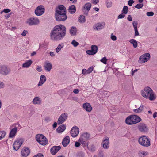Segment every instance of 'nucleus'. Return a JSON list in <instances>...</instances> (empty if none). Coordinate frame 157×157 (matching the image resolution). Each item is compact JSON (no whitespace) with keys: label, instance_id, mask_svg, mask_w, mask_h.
I'll use <instances>...</instances> for the list:
<instances>
[{"label":"nucleus","instance_id":"obj_52","mask_svg":"<svg viewBox=\"0 0 157 157\" xmlns=\"http://www.w3.org/2000/svg\"><path fill=\"white\" fill-rule=\"evenodd\" d=\"M86 69H83L82 70V74L85 75L86 74H89L88 73Z\"/></svg>","mask_w":157,"mask_h":157},{"label":"nucleus","instance_id":"obj_54","mask_svg":"<svg viewBox=\"0 0 157 157\" xmlns=\"http://www.w3.org/2000/svg\"><path fill=\"white\" fill-rule=\"evenodd\" d=\"M135 29V36H137L138 35H139V32H138V31L137 29Z\"/></svg>","mask_w":157,"mask_h":157},{"label":"nucleus","instance_id":"obj_14","mask_svg":"<svg viewBox=\"0 0 157 157\" xmlns=\"http://www.w3.org/2000/svg\"><path fill=\"white\" fill-rule=\"evenodd\" d=\"M68 117V114L67 113H62L59 117L57 123L58 124H60L63 123L67 119Z\"/></svg>","mask_w":157,"mask_h":157},{"label":"nucleus","instance_id":"obj_46","mask_svg":"<svg viewBox=\"0 0 157 157\" xmlns=\"http://www.w3.org/2000/svg\"><path fill=\"white\" fill-rule=\"evenodd\" d=\"M154 13L153 12H149L146 13L147 15L148 16H152L154 15Z\"/></svg>","mask_w":157,"mask_h":157},{"label":"nucleus","instance_id":"obj_20","mask_svg":"<svg viewBox=\"0 0 157 157\" xmlns=\"http://www.w3.org/2000/svg\"><path fill=\"white\" fill-rule=\"evenodd\" d=\"M61 148L60 146H54L52 147L50 151L51 153L53 155H55L58 152Z\"/></svg>","mask_w":157,"mask_h":157},{"label":"nucleus","instance_id":"obj_3","mask_svg":"<svg viewBox=\"0 0 157 157\" xmlns=\"http://www.w3.org/2000/svg\"><path fill=\"white\" fill-rule=\"evenodd\" d=\"M141 118L138 116L132 115L128 117L125 119V123L128 125H132L136 124L141 121Z\"/></svg>","mask_w":157,"mask_h":157},{"label":"nucleus","instance_id":"obj_37","mask_svg":"<svg viewBox=\"0 0 157 157\" xmlns=\"http://www.w3.org/2000/svg\"><path fill=\"white\" fill-rule=\"evenodd\" d=\"M106 6L107 8H109L112 7V2H111L109 1L108 0H107L106 1Z\"/></svg>","mask_w":157,"mask_h":157},{"label":"nucleus","instance_id":"obj_35","mask_svg":"<svg viewBox=\"0 0 157 157\" xmlns=\"http://www.w3.org/2000/svg\"><path fill=\"white\" fill-rule=\"evenodd\" d=\"M79 21L81 23L85 22L86 21L85 16L83 15H80L79 17Z\"/></svg>","mask_w":157,"mask_h":157},{"label":"nucleus","instance_id":"obj_23","mask_svg":"<svg viewBox=\"0 0 157 157\" xmlns=\"http://www.w3.org/2000/svg\"><path fill=\"white\" fill-rule=\"evenodd\" d=\"M17 130V128L14 127L11 130L9 135V138H13L15 136Z\"/></svg>","mask_w":157,"mask_h":157},{"label":"nucleus","instance_id":"obj_49","mask_svg":"<svg viewBox=\"0 0 157 157\" xmlns=\"http://www.w3.org/2000/svg\"><path fill=\"white\" fill-rule=\"evenodd\" d=\"M133 25L134 29H137V22L134 21L133 23Z\"/></svg>","mask_w":157,"mask_h":157},{"label":"nucleus","instance_id":"obj_41","mask_svg":"<svg viewBox=\"0 0 157 157\" xmlns=\"http://www.w3.org/2000/svg\"><path fill=\"white\" fill-rule=\"evenodd\" d=\"M71 44H72L75 47H76L79 44V43L77 42L75 40H73L71 43Z\"/></svg>","mask_w":157,"mask_h":157},{"label":"nucleus","instance_id":"obj_9","mask_svg":"<svg viewBox=\"0 0 157 157\" xmlns=\"http://www.w3.org/2000/svg\"><path fill=\"white\" fill-rule=\"evenodd\" d=\"M10 69L6 66L0 65V74L3 75H7L10 72Z\"/></svg>","mask_w":157,"mask_h":157},{"label":"nucleus","instance_id":"obj_30","mask_svg":"<svg viewBox=\"0 0 157 157\" xmlns=\"http://www.w3.org/2000/svg\"><path fill=\"white\" fill-rule=\"evenodd\" d=\"M144 109V106L141 105L139 108L133 110V112L136 113H141Z\"/></svg>","mask_w":157,"mask_h":157},{"label":"nucleus","instance_id":"obj_1","mask_svg":"<svg viewBox=\"0 0 157 157\" xmlns=\"http://www.w3.org/2000/svg\"><path fill=\"white\" fill-rule=\"evenodd\" d=\"M66 28L63 25L56 26L50 33V39L53 41H58L62 40L66 36Z\"/></svg>","mask_w":157,"mask_h":157},{"label":"nucleus","instance_id":"obj_32","mask_svg":"<svg viewBox=\"0 0 157 157\" xmlns=\"http://www.w3.org/2000/svg\"><path fill=\"white\" fill-rule=\"evenodd\" d=\"M66 129V126L64 125H61L59 127H58L57 129V131L59 133H61L63 132Z\"/></svg>","mask_w":157,"mask_h":157},{"label":"nucleus","instance_id":"obj_57","mask_svg":"<svg viewBox=\"0 0 157 157\" xmlns=\"http://www.w3.org/2000/svg\"><path fill=\"white\" fill-rule=\"evenodd\" d=\"M27 33V31L25 30H24L22 33H21V35L23 36H25L26 35Z\"/></svg>","mask_w":157,"mask_h":157},{"label":"nucleus","instance_id":"obj_19","mask_svg":"<svg viewBox=\"0 0 157 157\" xmlns=\"http://www.w3.org/2000/svg\"><path fill=\"white\" fill-rule=\"evenodd\" d=\"M83 109L88 112H90L92 109V108L90 104L88 103H85L83 104Z\"/></svg>","mask_w":157,"mask_h":157},{"label":"nucleus","instance_id":"obj_24","mask_svg":"<svg viewBox=\"0 0 157 157\" xmlns=\"http://www.w3.org/2000/svg\"><path fill=\"white\" fill-rule=\"evenodd\" d=\"M70 141L69 137L67 136L63 139L62 142V145L64 147H66L69 144Z\"/></svg>","mask_w":157,"mask_h":157},{"label":"nucleus","instance_id":"obj_25","mask_svg":"<svg viewBox=\"0 0 157 157\" xmlns=\"http://www.w3.org/2000/svg\"><path fill=\"white\" fill-rule=\"evenodd\" d=\"M46 78L44 75H41L40 77L39 82L38 84V86H42L46 81Z\"/></svg>","mask_w":157,"mask_h":157},{"label":"nucleus","instance_id":"obj_2","mask_svg":"<svg viewBox=\"0 0 157 157\" xmlns=\"http://www.w3.org/2000/svg\"><path fill=\"white\" fill-rule=\"evenodd\" d=\"M141 94L144 97L149 99L151 101L154 100L156 98L154 92L149 87H145L144 90L142 91Z\"/></svg>","mask_w":157,"mask_h":157},{"label":"nucleus","instance_id":"obj_18","mask_svg":"<svg viewBox=\"0 0 157 157\" xmlns=\"http://www.w3.org/2000/svg\"><path fill=\"white\" fill-rule=\"evenodd\" d=\"M139 131L141 132H145L147 131L148 129L146 124L144 123H140L138 126Z\"/></svg>","mask_w":157,"mask_h":157},{"label":"nucleus","instance_id":"obj_53","mask_svg":"<svg viewBox=\"0 0 157 157\" xmlns=\"http://www.w3.org/2000/svg\"><path fill=\"white\" fill-rule=\"evenodd\" d=\"M44 157L43 155L42 154L39 153V154H37V155H36L34 156L33 157Z\"/></svg>","mask_w":157,"mask_h":157},{"label":"nucleus","instance_id":"obj_34","mask_svg":"<svg viewBox=\"0 0 157 157\" xmlns=\"http://www.w3.org/2000/svg\"><path fill=\"white\" fill-rule=\"evenodd\" d=\"M91 6V4L90 3H87L86 4L83 6V8L86 9L88 12L90 9Z\"/></svg>","mask_w":157,"mask_h":157},{"label":"nucleus","instance_id":"obj_64","mask_svg":"<svg viewBox=\"0 0 157 157\" xmlns=\"http://www.w3.org/2000/svg\"><path fill=\"white\" fill-rule=\"evenodd\" d=\"M57 123H56V122H55L53 124V128H55V127H56L57 126Z\"/></svg>","mask_w":157,"mask_h":157},{"label":"nucleus","instance_id":"obj_16","mask_svg":"<svg viewBox=\"0 0 157 157\" xmlns=\"http://www.w3.org/2000/svg\"><path fill=\"white\" fill-rule=\"evenodd\" d=\"M98 49V48L96 45H92L91 47V50H87L86 52L90 55H94L97 52Z\"/></svg>","mask_w":157,"mask_h":157},{"label":"nucleus","instance_id":"obj_47","mask_svg":"<svg viewBox=\"0 0 157 157\" xmlns=\"http://www.w3.org/2000/svg\"><path fill=\"white\" fill-rule=\"evenodd\" d=\"M93 67H90L87 70V72H88V73L89 74L90 73H91L92 72V71H93Z\"/></svg>","mask_w":157,"mask_h":157},{"label":"nucleus","instance_id":"obj_55","mask_svg":"<svg viewBox=\"0 0 157 157\" xmlns=\"http://www.w3.org/2000/svg\"><path fill=\"white\" fill-rule=\"evenodd\" d=\"M80 142L79 143L78 142H76L75 144V146L77 147H79L80 145Z\"/></svg>","mask_w":157,"mask_h":157},{"label":"nucleus","instance_id":"obj_48","mask_svg":"<svg viewBox=\"0 0 157 157\" xmlns=\"http://www.w3.org/2000/svg\"><path fill=\"white\" fill-rule=\"evenodd\" d=\"M134 2V1L133 0H129L128 2V4L130 6H131L132 4Z\"/></svg>","mask_w":157,"mask_h":157},{"label":"nucleus","instance_id":"obj_13","mask_svg":"<svg viewBox=\"0 0 157 157\" xmlns=\"http://www.w3.org/2000/svg\"><path fill=\"white\" fill-rule=\"evenodd\" d=\"M66 14V9L63 5H60L56 8L55 14Z\"/></svg>","mask_w":157,"mask_h":157},{"label":"nucleus","instance_id":"obj_36","mask_svg":"<svg viewBox=\"0 0 157 157\" xmlns=\"http://www.w3.org/2000/svg\"><path fill=\"white\" fill-rule=\"evenodd\" d=\"M63 45L61 44H59L58 45L57 48L56 49V52L58 53L61 50V49L63 48Z\"/></svg>","mask_w":157,"mask_h":157},{"label":"nucleus","instance_id":"obj_50","mask_svg":"<svg viewBox=\"0 0 157 157\" xmlns=\"http://www.w3.org/2000/svg\"><path fill=\"white\" fill-rule=\"evenodd\" d=\"M3 11L6 13L10 12L11 10L9 9H6L3 10Z\"/></svg>","mask_w":157,"mask_h":157},{"label":"nucleus","instance_id":"obj_10","mask_svg":"<svg viewBox=\"0 0 157 157\" xmlns=\"http://www.w3.org/2000/svg\"><path fill=\"white\" fill-rule=\"evenodd\" d=\"M45 8L43 5H40L37 6L35 11V13L37 16H40L44 13Z\"/></svg>","mask_w":157,"mask_h":157},{"label":"nucleus","instance_id":"obj_61","mask_svg":"<svg viewBox=\"0 0 157 157\" xmlns=\"http://www.w3.org/2000/svg\"><path fill=\"white\" fill-rule=\"evenodd\" d=\"M49 54L51 57H53L55 55V54H54V53L52 52H49Z\"/></svg>","mask_w":157,"mask_h":157},{"label":"nucleus","instance_id":"obj_4","mask_svg":"<svg viewBox=\"0 0 157 157\" xmlns=\"http://www.w3.org/2000/svg\"><path fill=\"white\" fill-rule=\"evenodd\" d=\"M36 140L40 144L45 145L48 143V140L46 137L43 135L38 134L36 136Z\"/></svg>","mask_w":157,"mask_h":157},{"label":"nucleus","instance_id":"obj_56","mask_svg":"<svg viewBox=\"0 0 157 157\" xmlns=\"http://www.w3.org/2000/svg\"><path fill=\"white\" fill-rule=\"evenodd\" d=\"M92 3L94 4H96L99 2V0H92Z\"/></svg>","mask_w":157,"mask_h":157},{"label":"nucleus","instance_id":"obj_51","mask_svg":"<svg viewBox=\"0 0 157 157\" xmlns=\"http://www.w3.org/2000/svg\"><path fill=\"white\" fill-rule=\"evenodd\" d=\"M125 16V15H123V14H120L118 15V19H121V18H123Z\"/></svg>","mask_w":157,"mask_h":157},{"label":"nucleus","instance_id":"obj_5","mask_svg":"<svg viewBox=\"0 0 157 157\" xmlns=\"http://www.w3.org/2000/svg\"><path fill=\"white\" fill-rule=\"evenodd\" d=\"M138 142L141 145L145 147H147L151 145L149 140L146 136H143L139 138Z\"/></svg>","mask_w":157,"mask_h":157},{"label":"nucleus","instance_id":"obj_8","mask_svg":"<svg viewBox=\"0 0 157 157\" xmlns=\"http://www.w3.org/2000/svg\"><path fill=\"white\" fill-rule=\"evenodd\" d=\"M25 23L30 26L36 25L39 24L40 21L37 18L31 17L28 19Z\"/></svg>","mask_w":157,"mask_h":157},{"label":"nucleus","instance_id":"obj_11","mask_svg":"<svg viewBox=\"0 0 157 157\" xmlns=\"http://www.w3.org/2000/svg\"><path fill=\"white\" fill-rule=\"evenodd\" d=\"M23 142L24 140L22 139L19 138L17 139L14 142L13 145L14 149L16 151L18 150Z\"/></svg>","mask_w":157,"mask_h":157},{"label":"nucleus","instance_id":"obj_15","mask_svg":"<svg viewBox=\"0 0 157 157\" xmlns=\"http://www.w3.org/2000/svg\"><path fill=\"white\" fill-rule=\"evenodd\" d=\"M56 20L58 21H63L67 18L66 14H55Z\"/></svg>","mask_w":157,"mask_h":157},{"label":"nucleus","instance_id":"obj_38","mask_svg":"<svg viewBox=\"0 0 157 157\" xmlns=\"http://www.w3.org/2000/svg\"><path fill=\"white\" fill-rule=\"evenodd\" d=\"M128 7L126 6H124L122 11V14H126L128 13Z\"/></svg>","mask_w":157,"mask_h":157},{"label":"nucleus","instance_id":"obj_21","mask_svg":"<svg viewBox=\"0 0 157 157\" xmlns=\"http://www.w3.org/2000/svg\"><path fill=\"white\" fill-rule=\"evenodd\" d=\"M29 149L28 148H24L21 151V155L23 157H26L30 154Z\"/></svg>","mask_w":157,"mask_h":157},{"label":"nucleus","instance_id":"obj_17","mask_svg":"<svg viewBox=\"0 0 157 157\" xmlns=\"http://www.w3.org/2000/svg\"><path fill=\"white\" fill-rule=\"evenodd\" d=\"M79 133V129L77 127H73L71 131V136L73 137H76Z\"/></svg>","mask_w":157,"mask_h":157},{"label":"nucleus","instance_id":"obj_43","mask_svg":"<svg viewBox=\"0 0 157 157\" xmlns=\"http://www.w3.org/2000/svg\"><path fill=\"white\" fill-rule=\"evenodd\" d=\"M107 61V59H106V57H104L101 59L100 60V61L102 62L104 64H106Z\"/></svg>","mask_w":157,"mask_h":157},{"label":"nucleus","instance_id":"obj_33","mask_svg":"<svg viewBox=\"0 0 157 157\" xmlns=\"http://www.w3.org/2000/svg\"><path fill=\"white\" fill-rule=\"evenodd\" d=\"M129 42L131 44H133V46L134 48H136L137 47V43L136 40L133 39H132L130 40Z\"/></svg>","mask_w":157,"mask_h":157},{"label":"nucleus","instance_id":"obj_6","mask_svg":"<svg viewBox=\"0 0 157 157\" xmlns=\"http://www.w3.org/2000/svg\"><path fill=\"white\" fill-rule=\"evenodd\" d=\"M90 137V134L89 133L87 132L84 133L81 136L78 141L84 147H85L86 141L89 139Z\"/></svg>","mask_w":157,"mask_h":157},{"label":"nucleus","instance_id":"obj_40","mask_svg":"<svg viewBox=\"0 0 157 157\" xmlns=\"http://www.w3.org/2000/svg\"><path fill=\"white\" fill-rule=\"evenodd\" d=\"M148 153L147 151H140L139 152V154L140 155H142L144 156H146L148 155Z\"/></svg>","mask_w":157,"mask_h":157},{"label":"nucleus","instance_id":"obj_27","mask_svg":"<svg viewBox=\"0 0 157 157\" xmlns=\"http://www.w3.org/2000/svg\"><path fill=\"white\" fill-rule=\"evenodd\" d=\"M32 63V61L31 60H28L22 64V67L23 68H27L30 66Z\"/></svg>","mask_w":157,"mask_h":157},{"label":"nucleus","instance_id":"obj_60","mask_svg":"<svg viewBox=\"0 0 157 157\" xmlns=\"http://www.w3.org/2000/svg\"><path fill=\"white\" fill-rule=\"evenodd\" d=\"M127 19L129 21H131L132 20V18L130 15H129Z\"/></svg>","mask_w":157,"mask_h":157},{"label":"nucleus","instance_id":"obj_31","mask_svg":"<svg viewBox=\"0 0 157 157\" xmlns=\"http://www.w3.org/2000/svg\"><path fill=\"white\" fill-rule=\"evenodd\" d=\"M77 30L76 27H72L70 30V32L72 36H74L76 35Z\"/></svg>","mask_w":157,"mask_h":157},{"label":"nucleus","instance_id":"obj_22","mask_svg":"<svg viewBox=\"0 0 157 157\" xmlns=\"http://www.w3.org/2000/svg\"><path fill=\"white\" fill-rule=\"evenodd\" d=\"M32 102L34 105H40L41 104V100L39 97H35L33 99Z\"/></svg>","mask_w":157,"mask_h":157},{"label":"nucleus","instance_id":"obj_12","mask_svg":"<svg viewBox=\"0 0 157 157\" xmlns=\"http://www.w3.org/2000/svg\"><path fill=\"white\" fill-rule=\"evenodd\" d=\"M109 140L107 137H105L101 143V145L103 148L105 149H108L109 147Z\"/></svg>","mask_w":157,"mask_h":157},{"label":"nucleus","instance_id":"obj_42","mask_svg":"<svg viewBox=\"0 0 157 157\" xmlns=\"http://www.w3.org/2000/svg\"><path fill=\"white\" fill-rule=\"evenodd\" d=\"M143 6V4H138L135 6L136 8L137 9H140L142 8Z\"/></svg>","mask_w":157,"mask_h":157},{"label":"nucleus","instance_id":"obj_39","mask_svg":"<svg viewBox=\"0 0 157 157\" xmlns=\"http://www.w3.org/2000/svg\"><path fill=\"white\" fill-rule=\"evenodd\" d=\"M6 134V133L4 131H0V140L4 137Z\"/></svg>","mask_w":157,"mask_h":157},{"label":"nucleus","instance_id":"obj_29","mask_svg":"<svg viewBox=\"0 0 157 157\" xmlns=\"http://www.w3.org/2000/svg\"><path fill=\"white\" fill-rule=\"evenodd\" d=\"M103 28V25L99 23L95 25L93 27L94 30L97 31L99 30L102 29Z\"/></svg>","mask_w":157,"mask_h":157},{"label":"nucleus","instance_id":"obj_26","mask_svg":"<svg viewBox=\"0 0 157 157\" xmlns=\"http://www.w3.org/2000/svg\"><path fill=\"white\" fill-rule=\"evenodd\" d=\"M52 65L50 63L46 62L44 67L46 71L49 72L52 68Z\"/></svg>","mask_w":157,"mask_h":157},{"label":"nucleus","instance_id":"obj_58","mask_svg":"<svg viewBox=\"0 0 157 157\" xmlns=\"http://www.w3.org/2000/svg\"><path fill=\"white\" fill-rule=\"evenodd\" d=\"M79 90L78 89H75L73 90V92L75 94H78L79 93Z\"/></svg>","mask_w":157,"mask_h":157},{"label":"nucleus","instance_id":"obj_28","mask_svg":"<svg viewBox=\"0 0 157 157\" xmlns=\"http://www.w3.org/2000/svg\"><path fill=\"white\" fill-rule=\"evenodd\" d=\"M76 11L75 6L74 5L70 6L68 9V12L71 14H73L75 13Z\"/></svg>","mask_w":157,"mask_h":157},{"label":"nucleus","instance_id":"obj_63","mask_svg":"<svg viewBox=\"0 0 157 157\" xmlns=\"http://www.w3.org/2000/svg\"><path fill=\"white\" fill-rule=\"evenodd\" d=\"M157 112H155L153 114V117L154 118H155L157 117Z\"/></svg>","mask_w":157,"mask_h":157},{"label":"nucleus","instance_id":"obj_45","mask_svg":"<svg viewBox=\"0 0 157 157\" xmlns=\"http://www.w3.org/2000/svg\"><path fill=\"white\" fill-rule=\"evenodd\" d=\"M111 38L113 41H115L117 40V38L115 36L113 35V33L111 34Z\"/></svg>","mask_w":157,"mask_h":157},{"label":"nucleus","instance_id":"obj_7","mask_svg":"<svg viewBox=\"0 0 157 157\" xmlns=\"http://www.w3.org/2000/svg\"><path fill=\"white\" fill-rule=\"evenodd\" d=\"M150 57V55L149 53H145L140 57L138 60V62L140 64L144 63L149 60Z\"/></svg>","mask_w":157,"mask_h":157},{"label":"nucleus","instance_id":"obj_62","mask_svg":"<svg viewBox=\"0 0 157 157\" xmlns=\"http://www.w3.org/2000/svg\"><path fill=\"white\" fill-rule=\"evenodd\" d=\"M36 54V52L35 51H33L32 53H31V56H33L35 55Z\"/></svg>","mask_w":157,"mask_h":157},{"label":"nucleus","instance_id":"obj_59","mask_svg":"<svg viewBox=\"0 0 157 157\" xmlns=\"http://www.w3.org/2000/svg\"><path fill=\"white\" fill-rule=\"evenodd\" d=\"M36 70L38 72H41L42 71V69L41 68V67H40L39 66H38L37 67V68H36Z\"/></svg>","mask_w":157,"mask_h":157},{"label":"nucleus","instance_id":"obj_44","mask_svg":"<svg viewBox=\"0 0 157 157\" xmlns=\"http://www.w3.org/2000/svg\"><path fill=\"white\" fill-rule=\"evenodd\" d=\"M5 86V84L3 82L0 81V89L4 88Z\"/></svg>","mask_w":157,"mask_h":157}]
</instances>
